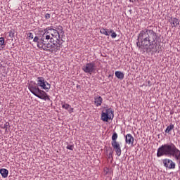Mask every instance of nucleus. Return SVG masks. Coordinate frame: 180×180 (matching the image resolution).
<instances>
[{
	"mask_svg": "<svg viewBox=\"0 0 180 180\" xmlns=\"http://www.w3.org/2000/svg\"><path fill=\"white\" fill-rule=\"evenodd\" d=\"M112 146H113V141L111 142Z\"/></svg>",
	"mask_w": 180,
	"mask_h": 180,
	"instance_id": "7c9ffc66",
	"label": "nucleus"
},
{
	"mask_svg": "<svg viewBox=\"0 0 180 180\" xmlns=\"http://www.w3.org/2000/svg\"><path fill=\"white\" fill-rule=\"evenodd\" d=\"M8 127H9V122H6V123L4 124V129H5L6 130H8Z\"/></svg>",
	"mask_w": 180,
	"mask_h": 180,
	"instance_id": "a878e982",
	"label": "nucleus"
},
{
	"mask_svg": "<svg viewBox=\"0 0 180 180\" xmlns=\"http://www.w3.org/2000/svg\"><path fill=\"white\" fill-rule=\"evenodd\" d=\"M157 33L153 30L145 29L141 30L138 35L140 41L136 43V46L142 49L143 53H150L157 50Z\"/></svg>",
	"mask_w": 180,
	"mask_h": 180,
	"instance_id": "f257e3e1",
	"label": "nucleus"
},
{
	"mask_svg": "<svg viewBox=\"0 0 180 180\" xmlns=\"http://www.w3.org/2000/svg\"><path fill=\"white\" fill-rule=\"evenodd\" d=\"M100 32L102 34H105V36H111L113 38V32L112 31H109L108 29L101 28Z\"/></svg>",
	"mask_w": 180,
	"mask_h": 180,
	"instance_id": "ddd939ff",
	"label": "nucleus"
},
{
	"mask_svg": "<svg viewBox=\"0 0 180 180\" xmlns=\"http://www.w3.org/2000/svg\"><path fill=\"white\" fill-rule=\"evenodd\" d=\"M54 39H56V41L53 44L47 43L46 44H43L41 42H40L38 44L39 49L40 50H44L45 51H50L51 53H58V51H60L63 47V42L60 41V32H58V38L53 37V39L49 41H54Z\"/></svg>",
	"mask_w": 180,
	"mask_h": 180,
	"instance_id": "20e7f679",
	"label": "nucleus"
},
{
	"mask_svg": "<svg viewBox=\"0 0 180 180\" xmlns=\"http://www.w3.org/2000/svg\"><path fill=\"white\" fill-rule=\"evenodd\" d=\"M122 142H113V149L118 157L122 155Z\"/></svg>",
	"mask_w": 180,
	"mask_h": 180,
	"instance_id": "1a4fd4ad",
	"label": "nucleus"
},
{
	"mask_svg": "<svg viewBox=\"0 0 180 180\" xmlns=\"http://www.w3.org/2000/svg\"><path fill=\"white\" fill-rule=\"evenodd\" d=\"M174 157L176 161H179L180 164V150L176 148L174 143H166L162 145L158 149L157 157Z\"/></svg>",
	"mask_w": 180,
	"mask_h": 180,
	"instance_id": "f03ea898",
	"label": "nucleus"
},
{
	"mask_svg": "<svg viewBox=\"0 0 180 180\" xmlns=\"http://www.w3.org/2000/svg\"><path fill=\"white\" fill-rule=\"evenodd\" d=\"M62 108L63 109L68 110L69 113H72L74 112V108H72L68 103H62Z\"/></svg>",
	"mask_w": 180,
	"mask_h": 180,
	"instance_id": "f8f14e48",
	"label": "nucleus"
},
{
	"mask_svg": "<svg viewBox=\"0 0 180 180\" xmlns=\"http://www.w3.org/2000/svg\"><path fill=\"white\" fill-rule=\"evenodd\" d=\"M107 158H108V160H110V161L113 160V152H112L111 150H107Z\"/></svg>",
	"mask_w": 180,
	"mask_h": 180,
	"instance_id": "a211bd4d",
	"label": "nucleus"
},
{
	"mask_svg": "<svg viewBox=\"0 0 180 180\" xmlns=\"http://www.w3.org/2000/svg\"><path fill=\"white\" fill-rule=\"evenodd\" d=\"M27 37H28V39H29L30 40H33V37H34L33 33H32V32H28V33L27 34Z\"/></svg>",
	"mask_w": 180,
	"mask_h": 180,
	"instance_id": "412c9836",
	"label": "nucleus"
},
{
	"mask_svg": "<svg viewBox=\"0 0 180 180\" xmlns=\"http://www.w3.org/2000/svg\"><path fill=\"white\" fill-rule=\"evenodd\" d=\"M51 17V15L49 13L45 14V18L46 19H50Z\"/></svg>",
	"mask_w": 180,
	"mask_h": 180,
	"instance_id": "bb28decb",
	"label": "nucleus"
},
{
	"mask_svg": "<svg viewBox=\"0 0 180 180\" xmlns=\"http://www.w3.org/2000/svg\"><path fill=\"white\" fill-rule=\"evenodd\" d=\"M5 45V39L4 37H0V46Z\"/></svg>",
	"mask_w": 180,
	"mask_h": 180,
	"instance_id": "b1692460",
	"label": "nucleus"
},
{
	"mask_svg": "<svg viewBox=\"0 0 180 180\" xmlns=\"http://www.w3.org/2000/svg\"><path fill=\"white\" fill-rule=\"evenodd\" d=\"M179 19L174 18L172 20V27H176V26L179 25Z\"/></svg>",
	"mask_w": 180,
	"mask_h": 180,
	"instance_id": "dca6fc26",
	"label": "nucleus"
},
{
	"mask_svg": "<svg viewBox=\"0 0 180 180\" xmlns=\"http://www.w3.org/2000/svg\"><path fill=\"white\" fill-rule=\"evenodd\" d=\"M141 1H143V0H141Z\"/></svg>",
	"mask_w": 180,
	"mask_h": 180,
	"instance_id": "2f4dec72",
	"label": "nucleus"
},
{
	"mask_svg": "<svg viewBox=\"0 0 180 180\" xmlns=\"http://www.w3.org/2000/svg\"><path fill=\"white\" fill-rule=\"evenodd\" d=\"M136 0H129V2H134Z\"/></svg>",
	"mask_w": 180,
	"mask_h": 180,
	"instance_id": "c85d7f7f",
	"label": "nucleus"
},
{
	"mask_svg": "<svg viewBox=\"0 0 180 180\" xmlns=\"http://www.w3.org/2000/svg\"><path fill=\"white\" fill-rule=\"evenodd\" d=\"M67 150H70L71 151L74 150V144L68 145L66 147Z\"/></svg>",
	"mask_w": 180,
	"mask_h": 180,
	"instance_id": "5701e85b",
	"label": "nucleus"
},
{
	"mask_svg": "<svg viewBox=\"0 0 180 180\" xmlns=\"http://www.w3.org/2000/svg\"><path fill=\"white\" fill-rule=\"evenodd\" d=\"M28 89H30V92L32 93L34 96H37V98L42 99L43 101H50V97H49L47 93L40 89L39 86L36 85H30Z\"/></svg>",
	"mask_w": 180,
	"mask_h": 180,
	"instance_id": "39448f33",
	"label": "nucleus"
},
{
	"mask_svg": "<svg viewBox=\"0 0 180 180\" xmlns=\"http://www.w3.org/2000/svg\"><path fill=\"white\" fill-rule=\"evenodd\" d=\"M174 126L172 124H170L166 129L165 133H169L171 130H174Z\"/></svg>",
	"mask_w": 180,
	"mask_h": 180,
	"instance_id": "6ab92c4d",
	"label": "nucleus"
},
{
	"mask_svg": "<svg viewBox=\"0 0 180 180\" xmlns=\"http://www.w3.org/2000/svg\"><path fill=\"white\" fill-rule=\"evenodd\" d=\"M110 119H112V117L110 115V110H106L101 113V120H103V122H108V120H110Z\"/></svg>",
	"mask_w": 180,
	"mask_h": 180,
	"instance_id": "9d476101",
	"label": "nucleus"
},
{
	"mask_svg": "<svg viewBox=\"0 0 180 180\" xmlns=\"http://www.w3.org/2000/svg\"><path fill=\"white\" fill-rule=\"evenodd\" d=\"M0 174L3 178H8V174H9V171L6 169H1Z\"/></svg>",
	"mask_w": 180,
	"mask_h": 180,
	"instance_id": "2eb2a0df",
	"label": "nucleus"
},
{
	"mask_svg": "<svg viewBox=\"0 0 180 180\" xmlns=\"http://www.w3.org/2000/svg\"><path fill=\"white\" fill-rule=\"evenodd\" d=\"M57 30H59V32H63V26L61 25L58 26Z\"/></svg>",
	"mask_w": 180,
	"mask_h": 180,
	"instance_id": "393cba45",
	"label": "nucleus"
},
{
	"mask_svg": "<svg viewBox=\"0 0 180 180\" xmlns=\"http://www.w3.org/2000/svg\"><path fill=\"white\" fill-rule=\"evenodd\" d=\"M125 143L126 144H129V146H133L134 143V137L131 134H128L125 136Z\"/></svg>",
	"mask_w": 180,
	"mask_h": 180,
	"instance_id": "9b49d317",
	"label": "nucleus"
},
{
	"mask_svg": "<svg viewBox=\"0 0 180 180\" xmlns=\"http://www.w3.org/2000/svg\"><path fill=\"white\" fill-rule=\"evenodd\" d=\"M117 134L116 132L113 133V143L117 142Z\"/></svg>",
	"mask_w": 180,
	"mask_h": 180,
	"instance_id": "4be33fe9",
	"label": "nucleus"
},
{
	"mask_svg": "<svg viewBox=\"0 0 180 180\" xmlns=\"http://www.w3.org/2000/svg\"><path fill=\"white\" fill-rule=\"evenodd\" d=\"M163 164L165 168H167V169H175V162H174V161H172L171 159L163 160Z\"/></svg>",
	"mask_w": 180,
	"mask_h": 180,
	"instance_id": "6e6552de",
	"label": "nucleus"
},
{
	"mask_svg": "<svg viewBox=\"0 0 180 180\" xmlns=\"http://www.w3.org/2000/svg\"><path fill=\"white\" fill-rule=\"evenodd\" d=\"M111 139H112V140H113V135H112Z\"/></svg>",
	"mask_w": 180,
	"mask_h": 180,
	"instance_id": "c756f323",
	"label": "nucleus"
},
{
	"mask_svg": "<svg viewBox=\"0 0 180 180\" xmlns=\"http://www.w3.org/2000/svg\"><path fill=\"white\" fill-rule=\"evenodd\" d=\"M103 99L102 98L101 96H96L94 97V104L96 105V106H101V105H102V102H103Z\"/></svg>",
	"mask_w": 180,
	"mask_h": 180,
	"instance_id": "4468645a",
	"label": "nucleus"
},
{
	"mask_svg": "<svg viewBox=\"0 0 180 180\" xmlns=\"http://www.w3.org/2000/svg\"><path fill=\"white\" fill-rule=\"evenodd\" d=\"M37 82L38 86H40L41 89H44V91H46V92H49L50 88H51V84L46 81V79L43 77H37Z\"/></svg>",
	"mask_w": 180,
	"mask_h": 180,
	"instance_id": "423d86ee",
	"label": "nucleus"
},
{
	"mask_svg": "<svg viewBox=\"0 0 180 180\" xmlns=\"http://www.w3.org/2000/svg\"><path fill=\"white\" fill-rule=\"evenodd\" d=\"M40 39L39 37H35L33 39L34 43H37V48L39 49V44H46L49 40H51L53 37L58 38V31L56 29L48 27L44 30H39Z\"/></svg>",
	"mask_w": 180,
	"mask_h": 180,
	"instance_id": "7ed1b4c3",
	"label": "nucleus"
},
{
	"mask_svg": "<svg viewBox=\"0 0 180 180\" xmlns=\"http://www.w3.org/2000/svg\"><path fill=\"white\" fill-rule=\"evenodd\" d=\"M82 70L84 72L91 75V74H93V72H95L96 71V65L94 62L89 63L82 67Z\"/></svg>",
	"mask_w": 180,
	"mask_h": 180,
	"instance_id": "0eeeda50",
	"label": "nucleus"
},
{
	"mask_svg": "<svg viewBox=\"0 0 180 180\" xmlns=\"http://www.w3.org/2000/svg\"><path fill=\"white\" fill-rule=\"evenodd\" d=\"M8 33L11 39H13V37H15V31L13 30H10Z\"/></svg>",
	"mask_w": 180,
	"mask_h": 180,
	"instance_id": "aec40b11",
	"label": "nucleus"
},
{
	"mask_svg": "<svg viewBox=\"0 0 180 180\" xmlns=\"http://www.w3.org/2000/svg\"><path fill=\"white\" fill-rule=\"evenodd\" d=\"M115 77H117L118 79H123V78H124V74L120 71H116Z\"/></svg>",
	"mask_w": 180,
	"mask_h": 180,
	"instance_id": "f3484780",
	"label": "nucleus"
},
{
	"mask_svg": "<svg viewBox=\"0 0 180 180\" xmlns=\"http://www.w3.org/2000/svg\"><path fill=\"white\" fill-rule=\"evenodd\" d=\"M116 36H117V34L115 32H113V37L115 39V37H116Z\"/></svg>",
	"mask_w": 180,
	"mask_h": 180,
	"instance_id": "cd10ccee",
	"label": "nucleus"
}]
</instances>
